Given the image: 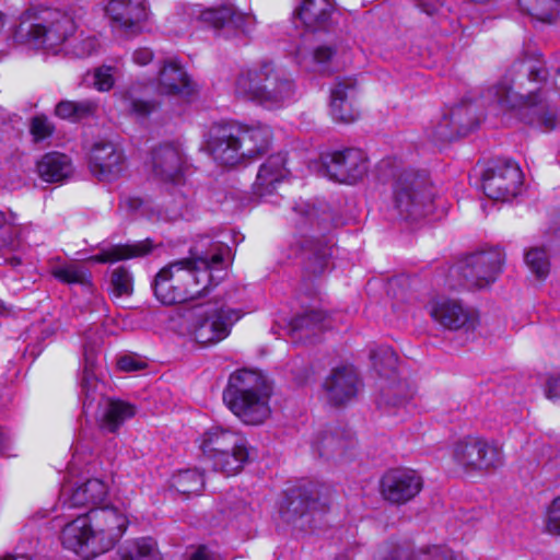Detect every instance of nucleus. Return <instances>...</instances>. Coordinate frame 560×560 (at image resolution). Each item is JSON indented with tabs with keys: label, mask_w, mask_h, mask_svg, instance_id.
I'll return each instance as SVG.
<instances>
[{
	"label": "nucleus",
	"mask_w": 560,
	"mask_h": 560,
	"mask_svg": "<svg viewBox=\"0 0 560 560\" xmlns=\"http://www.w3.org/2000/svg\"><path fill=\"white\" fill-rule=\"evenodd\" d=\"M230 256L231 248L222 240L198 237L189 257L171 261L155 275V298L172 305L201 296L214 281L212 272L223 270Z\"/></svg>",
	"instance_id": "obj_1"
},
{
	"label": "nucleus",
	"mask_w": 560,
	"mask_h": 560,
	"mask_svg": "<svg viewBox=\"0 0 560 560\" xmlns=\"http://www.w3.org/2000/svg\"><path fill=\"white\" fill-rule=\"evenodd\" d=\"M271 385L261 373L241 369L230 375L223 401L244 423L257 425L271 413Z\"/></svg>",
	"instance_id": "obj_2"
},
{
	"label": "nucleus",
	"mask_w": 560,
	"mask_h": 560,
	"mask_svg": "<svg viewBox=\"0 0 560 560\" xmlns=\"http://www.w3.org/2000/svg\"><path fill=\"white\" fill-rule=\"evenodd\" d=\"M512 80L505 78L498 84L489 88L482 95V102L488 105H497L503 110H517L522 120L528 125L539 127L546 131L557 126L558 110L550 105L546 97L541 96V90L522 95L513 91Z\"/></svg>",
	"instance_id": "obj_3"
},
{
	"label": "nucleus",
	"mask_w": 560,
	"mask_h": 560,
	"mask_svg": "<svg viewBox=\"0 0 560 560\" xmlns=\"http://www.w3.org/2000/svg\"><path fill=\"white\" fill-rule=\"evenodd\" d=\"M235 93L243 98L273 107L293 96L294 85L272 62L262 61L240 73L235 82Z\"/></svg>",
	"instance_id": "obj_4"
},
{
	"label": "nucleus",
	"mask_w": 560,
	"mask_h": 560,
	"mask_svg": "<svg viewBox=\"0 0 560 560\" xmlns=\"http://www.w3.org/2000/svg\"><path fill=\"white\" fill-rule=\"evenodd\" d=\"M75 31L73 19L59 11L46 10L37 22H21L15 31V38L36 48L56 49Z\"/></svg>",
	"instance_id": "obj_5"
},
{
	"label": "nucleus",
	"mask_w": 560,
	"mask_h": 560,
	"mask_svg": "<svg viewBox=\"0 0 560 560\" xmlns=\"http://www.w3.org/2000/svg\"><path fill=\"white\" fill-rule=\"evenodd\" d=\"M394 210L400 220H417L431 208L432 192L424 176L405 171L394 183Z\"/></svg>",
	"instance_id": "obj_6"
},
{
	"label": "nucleus",
	"mask_w": 560,
	"mask_h": 560,
	"mask_svg": "<svg viewBox=\"0 0 560 560\" xmlns=\"http://www.w3.org/2000/svg\"><path fill=\"white\" fill-rule=\"evenodd\" d=\"M242 312L224 305L207 303L195 310L194 336L203 346L224 340L241 319Z\"/></svg>",
	"instance_id": "obj_7"
},
{
	"label": "nucleus",
	"mask_w": 560,
	"mask_h": 560,
	"mask_svg": "<svg viewBox=\"0 0 560 560\" xmlns=\"http://www.w3.org/2000/svg\"><path fill=\"white\" fill-rule=\"evenodd\" d=\"M505 254L500 248H492L471 254L458 262L456 273L468 289H481L493 283L502 271Z\"/></svg>",
	"instance_id": "obj_8"
},
{
	"label": "nucleus",
	"mask_w": 560,
	"mask_h": 560,
	"mask_svg": "<svg viewBox=\"0 0 560 560\" xmlns=\"http://www.w3.org/2000/svg\"><path fill=\"white\" fill-rule=\"evenodd\" d=\"M453 456L457 464L477 470L495 469L504 462L499 443L481 436H466L458 441L454 446Z\"/></svg>",
	"instance_id": "obj_9"
},
{
	"label": "nucleus",
	"mask_w": 560,
	"mask_h": 560,
	"mask_svg": "<svg viewBox=\"0 0 560 560\" xmlns=\"http://www.w3.org/2000/svg\"><path fill=\"white\" fill-rule=\"evenodd\" d=\"M86 513L100 555L113 549L128 528L126 514L112 505L91 508Z\"/></svg>",
	"instance_id": "obj_10"
},
{
	"label": "nucleus",
	"mask_w": 560,
	"mask_h": 560,
	"mask_svg": "<svg viewBox=\"0 0 560 560\" xmlns=\"http://www.w3.org/2000/svg\"><path fill=\"white\" fill-rule=\"evenodd\" d=\"M523 173L512 160H498L482 174V189L493 200H510L520 192Z\"/></svg>",
	"instance_id": "obj_11"
},
{
	"label": "nucleus",
	"mask_w": 560,
	"mask_h": 560,
	"mask_svg": "<svg viewBox=\"0 0 560 560\" xmlns=\"http://www.w3.org/2000/svg\"><path fill=\"white\" fill-rule=\"evenodd\" d=\"M197 19L226 37L240 34L248 36L256 25L255 16L240 11L231 3L199 10Z\"/></svg>",
	"instance_id": "obj_12"
},
{
	"label": "nucleus",
	"mask_w": 560,
	"mask_h": 560,
	"mask_svg": "<svg viewBox=\"0 0 560 560\" xmlns=\"http://www.w3.org/2000/svg\"><path fill=\"white\" fill-rule=\"evenodd\" d=\"M326 175L336 182L355 184L368 173V158L358 148H346L322 156Z\"/></svg>",
	"instance_id": "obj_13"
},
{
	"label": "nucleus",
	"mask_w": 560,
	"mask_h": 560,
	"mask_svg": "<svg viewBox=\"0 0 560 560\" xmlns=\"http://www.w3.org/2000/svg\"><path fill=\"white\" fill-rule=\"evenodd\" d=\"M323 489V486L312 481L288 489L281 506L283 518L295 522L308 513L323 511L327 505V500L322 494Z\"/></svg>",
	"instance_id": "obj_14"
},
{
	"label": "nucleus",
	"mask_w": 560,
	"mask_h": 560,
	"mask_svg": "<svg viewBox=\"0 0 560 560\" xmlns=\"http://www.w3.org/2000/svg\"><path fill=\"white\" fill-rule=\"evenodd\" d=\"M423 488V479L410 468L387 470L380 480V492L392 504H406L416 498Z\"/></svg>",
	"instance_id": "obj_15"
},
{
	"label": "nucleus",
	"mask_w": 560,
	"mask_h": 560,
	"mask_svg": "<svg viewBox=\"0 0 560 560\" xmlns=\"http://www.w3.org/2000/svg\"><path fill=\"white\" fill-rule=\"evenodd\" d=\"M105 10L114 31L126 37L140 34L149 20L145 0H110Z\"/></svg>",
	"instance_id": "obj_16"
},
{
	"label": "nucleus",
	"mask_w": 560,
	"mask_h": 560,
	"mask_svg": "<svg viewBox=\"0 0 560 560\" xmlns=\"http://www.w3.org/2000/svg\"><path fill=\"white\" fill-rule=\"evenodd\" d=\"M206 150L221 165L234 166L242 162L235 122L214 124L208 131Z\"/></svg>",
	"instance_id": "obj_17"
},
{
	"label": "nucleus",
	"mask_w": 560,
	"mask_h": 560,
	"mask_svg": "<svg viewBox=\"0 0 560 560\" xmlns=\"http://www.w3.org/2000/svg\"><path fill=\"white\" fill-rule=\"evenodd\" d=\"M60 540L66 549L82 558L90 559L100 555L88 513L67 523L61 530Z\"/></svg>",
	"instance_id": "obj_18"
},
{
	"label": "nucleus",
	"mask_w": 560,
	"mask_h": 560,
	"mask_svg": "<svg viewBox=\"0 0 560 560\" xmlns=\"http://www.w3.org/2000/svg\"><path fill=\"white\" fill-rule=\"evenodd\" d=\"M185 165V154L177 145L163 144L152 151V175L161 182L178 184L182 180Z\"/></svg>",
	"instance_id": "obj_19"
},
{
	"label": "nucleus",
	"mask_w": 560,
	"mask_h": 560,
	"mask_svg": "<svg viewBox=\"0 0 560 560\" xmlns=\"http://www.w3.org/2000/svg\"><path fill=\"white\" fill-rule=\"evenodd\" d=\"M357 80L339 79L330 92V115L336 121L350 124L358 119L360 113L355 106Z\"/></svg>",
	"instance_id": "obj_20"
},
{
	"label": "nucleus",
	"mask_w": 560,
	"mask_h": 560,
	"mask_svg": "<svg viewBox=\"0 0 560 560\" xmlns=\"http://www.w3.org/2000/svg\"><path fill=\"white\" fill-rule=\"evenodd\" d=\"M242 162L256 159L269 150L272 131L261 124L243 125L235 122Z\"/></svg>",
	"instance_id": "obj_21"
},
{
	"label": "nucleus",
	"mask_w": 560,
	"mask_h": 560,
	"mask_svg": "<svg viewBox=\"0 0 560 560\" xmlns=\"http://www.w3.org/2000/svg\"><path fill=\"white\" fill-rule=\"evenodd\" d=\"M292 212L295 215L293 220L300 229L311 226L318 231H325L337 225L331 208L325 201L308 202L300 200L293 206Z\"/></svg>",
	"instance_id": "obj_22"
},
{
	"label": "nucleus",
	"mask_w": 560,
	"mask_h": 560,
	"mask_svg": "<svg viewBox=\"0 0 560 560\" xmlns=\"http://www.w3.org/2000/svg\"><path fill=\"white\" fill-rule=\"evenodd\" d=\"M323 386L330 404L343 405L357 395L358 374L351 366L334 369Z\"/></svg>",
	"instance_id": "obj_23"
},
{
	"label": "nucleus",
	"mask_w": 560,
	"mask_h": 560,
	"mask_svg": "<svg viewBox=\"0 0 560 560\" xmlns=\"http://www.w3.org/2000/svg\"><path fill=\"white\" fill-rule=\"evenodd\" d=\"M91 167L100 179L118 175L125 163L122 151L113 142H96L91 150Z\"/></svg>",
	"instance_id": "obj_24"
},
{
	"label": "nucleus",
	"mask_w": 560,
	"mask_h": 560,
	"mask_svg": "<svg viewBox=\"0 0 560 560\" xmlns=\"http://www.w3.org/2000/svg\"><path fill=\"white\" fill-rule=\"evenodd\" d=\"M108 488L101 479H89L74 489H61L62 505L67 508H101L107 497Z\"/></svg>",
	"instance_id": "obj_25"
},
{
	"label": "nucleus",
	"mask_w": 560,
	"mask_h": 560,
	"mask_svg": "<svg viewBox=\"0 0 560 560\" xmlns=\"http://www.w3.org/2000/svg\"><path fill=\"white\" fill-rule=\"evenodd\" d=\"M287 159L278 153L270 155L260 166L253 184V191L259 197L271 195L288 176Z\"/></svg>",
	"instance_id": "obj_26"
},
{
	"label": "nucleus",
	"mask_w": 560,
	"mask_h": 560,
	"mask_svg": "<svg viewBox=\"0 0 560 560\" xmlns=\"http://www.w3.org/2000/svg\"><path fill=\"white\" fill-rule=\"evenodd\" d=\"M431 316L441 326L450 330L469 328L475 323L472 313L464 307L459 301L451 299L438 301L432 306Z\"/></svg>",
	"instance_id": "obj_27"
},
{
	"label": "nucleus",
	"mask_w": 560,
	"mask_h": 560,
	"mask_svg": "<svg viewBox=\"0 0 560 560\" xmlns=\"http://www.w3.org/2000/svg\"><path fill=\"white\" fill-rule=\"evenodd\" d=\"M246 438L237 432L222 427H211L200 439V450L206 459L211 464L218 454L226 450H234Z\"/></svg>",
	"instance_id": "obj_28"
},
{
	"label": "nucleus",
	"mask_w": 560,
	"mask_h": 560,
	"mask_svg": "<svg viewBox=\"0 0 560 560\" xmlns=\"http://www.w3.org/2000/svg\"><path fill=\"white\" fill-rule=\"evenodd\" d=\"M159 91L168 95H190L194 84L176 61H165L159 73Z\"/></svg>",
	"instance_id": "obj_29"
},
{
	"label": "nucleus",
	"mask_w": 560,
	"mask_h": 560,
	"mask_svg": "<svg viewBox=\"0 0 560 560\" xmlns=\"http://www.w3.org/2000/svg\"><path fill=\"white\" fill-rule=\"evenodd\" d=\"M98 422L102 430L115 433L119 427L136 413L133 405L115 398H105L100 402Z\"/></svg>",
	"instance_id": "obj_30"
},
{
	"label": "nucleus",
	"mask_w": 560,
	"mask_h": 560,
	"mask_svg": "<svg viewBox=\"0 0 560 560\" xmlns=\"http://www.w3.org/2000/svg\"><path fill=\"white\" fill-rule=\"evenodd\" d=\"M332 12L330 0H303L298 9L299 19L311 32L327 30Z\"/></svg>",
	"instance_id": "obj_31"
},
{
	"label": "nucleus",
	"mask_w": 560,
	"mask_h": 560,
	"mask_svg": "<svg viewBox=\"0 0 560 560\" xmlns=\"http://www.w3.org/2000/svg\"><path fill=\"white\" fill-rule=\"evenodd\" d=\"M97 343L85 342L83 346L84 365L81 378V390L84 395L83 408L86 409L96 399L98 393L97 368Z\"/></svg>",
	"instance_id": "obj_32"
},
{
	"label": "nucleus",
	"mask_w": 560,
	"mask_h": 560,
	"mask_svg": "<svg viewBox=\"0 0 560 560\" xmlns=\"http://www.w3.org/2000/svg\"><path fill=\"white\" fill-rule=\"evenodd\" d=\"M118 96L124 109L137 118L148 117L155 108V103L148 97V86L140 82L131 83Z\"/></svg>",
	"instance_id": "obj_33"
},
{
	"label": "nucleus",
	"mask_w": 560,
	"mask_h": 560,
	"mask_svg": "<svg viewBox=\"0 0 560 560\" xmlns=\"http://www.w3.org/2000/svg\"><path fill=\"white\" fill-rule=\"evenodd\" d=\"M36 167L39 177L48 183L62 182L72 173L70 159L59 152L46 153L37 162Z\"/></svg>",
	"instance_id": "obj_34"
},
{
	"label": "nucleus",
	"mask_w": 560,
	"mask_h": 560,
	"mask_svg": "<svg viewBox=\"0 0 560 560\" xmlns=\"http://www.w3.org/2000/svg\"><path fill=\"white\" fill-rule=\"evenodd\" d=\"M330 255V247L320 241H306L303 246V269L305 276L311 279L324 273L328 267Z\"/></svg>",
	"instance_id": "obj_35"
},
{
	"label": "nucleus",
	"mask_w": 560,
	"mask_h": 560,
	"mask_svg": "<svg viewBox=\"0 0 560 560\" xmlns=\"http://www.w3.org/2000/svg\"><path fill=\"white\" fill-rule=\"evenodd\" d=\"M152 249L153 245L151 241L144 240L132 244L110 246L92 256L91 259L101 264L116 262L124 259L145 256L150 254Z\"/></svg>",
	"instance_id": "obj_36"
},
{
	"label": "nucleus",
	"mask_w": 560,
	"mask_h": 560,
	"mask_svg": "<svg viewBox=\"0 0 560 560\" xmlns=\"http://www.w3.org/2000/svg\"><path fill=\"white\" fill-rule=\"evenodd\" d=\"M383 560H453L451 550L443 546H428L412 550L407 546H396Z\"/></svg>",
	"instance_id": "obj_37"
},
{
	"label": "nucleus",
	"mask_w": 560,
	"mask_h": 560,
	"mask_svg": "<svg viewBox=\"0 0 560 560\" xmlns=\"http://www.w3.org/2000/svg\"><path fill=\"white\" fill-rule=\"evenodd\" d=\"M218 455L219 456L211 463L213 470L220 471L226 476L238 474L249 458L247 440H243L234 450H226L224 453Z\"/></svg>",
	"instance_id": "obj_38"
},
{
	"label": "nucleus",
	"mask_w": 560,
	"mask_h": 560,
	"mask_svg": "<svg viewBox=\"0 0 560 560\" xmlns=\"http://www.w3.org/2000/svg\"><path fill=\"white\" fill-rule=\"evenodd\" d=\"M50 273L66 284H81L91 287L89 271L77 262H60V259L49 261Z\"/></svg>",
	"instance_id": "obj_39"
},
{
	"label": "nucleus",
	"mask_w": 560,
	"mask_h": 560,
	"mask_svg": "<svg viewBox=\"0 0 560 560\" xmlns=\"http://www.w3.org/2000/svg\"><path fill=\"white\" fill-rule=\"evenodd\" d=\"M119 560H162L155 541L150 537L127 540L119 548Z\"/></svg>",
	"instance_id": "obj_40"
},
{
	"label": "nucleus",
	"mask_w": 560,
	"mask_h": 560,
	"mask_svg": "<svg viewBox=\"0 0 560 560\" xmlns=\"http://www.w3.org/2000/svg\"><path fill=\"white\" fill-rule=\"evenodd\" d=\"M518 7L533 20L551 24L559 14L560 0H518Z\"/></svg>",
	"instance_id": "obj_41"
},
{
	"label": "nucleus",
	"mask_w": 560,
	"mask_h": 560,
	"mask_svg": "<svg viewBox=\"0 0 560 560\" xmlns=\"http://www.w3.org/2000/svg\"><path fill=\"white\" fill-rule=\"evenodd\" d=\"M98 104L92 100L61 101L55 108V114L61 119L79 121L84 118L93 117L96 114Z\"/></svg>",
	"instance_id": "obj_42"
},
{
	"label": "nucleus",
	"mask_w": 560,
	"mask_h": 560,
	"mask_svg": "<svg viewBox=\"0 0 560 560\" xmlns=\"http://www.w3.org/2000/svg\"><path fill=\"white\" fill-rule=\"evenodd\" d=\"M326 319L327 315L324 312L311 310L296 315L292 319V330L294 334H299L300 338L308 337L311 334L315 335L317 331L327 328Z\"/></svg>",
	"instance_id": "obj_43"
},
{
	"label": "nucleus",
	"mask_w": 560,
	"mask_h": 560,
	"mask_svg": "<svg viewBox=\"0 0 560 560\" xmlns=\"http://www.w3.org/2000/svg\"><path fill=\"white\" fill-rule=\"evenodd\" d=\"M510 71L517 77L520 84L523 83V79L535 82L546 81L548 74L541 60L529 55H525L523 58L516 60Z\"/></svg>",
	"instance_id": "obj_44"
},
{
	"label": "nucleus",
	"mask_w": 560,
	"mask_h": 560,
	"mask_svg": "<svg viewBox=\"0 0 560 560\" xmlns=\"http://www.w3.org/2000/svg\"><path fill=\"white\" fill-rule=\"evenodd\" d=\"M410 398L407 384L398 382L382 388L377 405L384 412L390 413L392 408L404 407Z\"/></svg>",
	"instance_id": "obj_45"
},
{
	"label": "nucleus",
	"mask_w": 560,
	"mask_h": 560,
	"mask_svg": "<svg viewBox=\"0 0 560 560\" xmlns=\"http://www.w3.org/2000/svg\"><path fill=\"white\" fill-rule=\"evenodd\" d=\"M448 115L455 127H458L459 137L466 136L479 124V118L476 115V106L471 102H462L454 106Z\"/></svg>",
	"instance_id": "obj_46"
},
{
	"label": "nucleus",
	"mask_w": 560,
	"mask_h": 560,
	"mask_svg": "<svg viewBox=\"0 0 560 560\" xmlns=\"http://www.w3.org/2000/svg\"><path fill=\"white\" fill-rule=\"evenodd\" d=\"M171 485L179 493L198 494L203 489L205 480L197 469H185L173 475Z\"/></svg>",
	"instance_id": "obj_47"
},
{
	"label": "nucleus",
	"mask_w": 560,
	"mask_h": 560,
	"mask_svg": "<svg viewBox=\"0 0 560 560\" xmlns=\"http://www.w3.org/2000/svg\"><path fill=\"white\" fill-rule=\"evenodd\" d=\"M524 262L539 280L547 278L550 271L549 256L544 247H532L524 253Z\"/></svg>",
	"instance_id": "obj_48"
},
{
	"label": "nucleus",
	"mask_w": 560,
	"mask_h": 560,
	"mask_svg": "<svg viewBox=\"0 0 560 560\" xmlns=\"http://www.w3.org/2000/svg\"><path fill=\"white\" fill-rule=\"evenodd\" d=\"M110 294L115 298L130 296L133 291V279L125 267H118L110 275Z\"/></svg>",
	"instance_id": "obj_49"
},
{
	"label": "nucleus",
	"mask_w": 560,
	"mask_h": 560,
	"mask_svg": "<svg viewBox=\"0 0 560 560\" xmlns=\"http://www.w3.org/2000/svg\"><path fill=\"white\" fill-rule=\"evenodd\" d=\"M314 450L320 457L329 458L336 454H342L345 451V442L334 433H324L314 444Z\"/></svg>",
	"instance_id": "obj_50"
},
{
	"label": "nucleus",
	"mask_w": 560,
	"mask_h": 560,
	"mask_svg": "<svg viewBox=\"0 0 560 560\" xmlns=\"http://www.w3.org/2000/svg\"><path fill=\"white\" fill-rule=\"evenodd\" d=\"M371 359L374 368L377 369L380 374L392 375L395 373L397 365V357L389 347L381 348L377 351L371 352Z\"/></svg>",
	"instance_id": "obj_51"
},
{
	"label": "nucleus",
	"mask_w": 560,
	"mask_h": 560,
	"mask_svg": "<svg viewBox=\"0 0 560 560\" xmlns=\"http://www.w3.org/2000/svg\"><path fill=\"white\" fill-rule=\"evenodd\" d=\"M30 131L34 141L39 142L52 136L55 126L46 116L38 115L32 118Z\"/></svg>",
	"instance_id": "obj_52"
},
{
	"label": "nucleus",
	"mask_w": 560,
	"mask_h": 560,
	"mask_svg": "<svg viewBox=\"0 0 560 560\" xmlns=\"http://www.w3.org/2000/svg\"><path fill=\"white\" fill-rule=\"evenodd\" d=\"M544 524L548 534L560 536V495L546 508Z\"/></svg>",
	"instance_id": "obj_53"
},
{
	"label": "nucleus",
	"mask_w": 560,
	"mask_h": 560,
	"mask_svg": "<svg viewBox=\"0 0 560 560\" xmlns=\"http://www.w3.org/2000/svg\"><path fill=\"white\" fill-rule=\"evenodd\" d=\"M115 68L110 66H101L93 72V85L100 92H108L115 84Z\"/></svg>",
	"instance_id": "obj_54"
},
{
	"label": "nucleus",
	"mask_w": 560,
	"mask_h": 560,
	"mask_svg": "<svg viewBox=\"0 0 560 560\" xmlns=\"http://www.w3.org/2000/svg\"><path fill=\"white\" fill-rule=\"evenodd\" d=\"M433 137L439 141H453L459 137L458 127H455L453 120L450 119L448 114L444 115L436 124Z\"/></svg>",
	"instance_id": "obj_55"
},
{
	"label": "nucleus",
	"mask_w": 560,
	"mask_h": 560,
	"mask_svg": "<svg viewBox=\"0 0 560 560\" xmlns=\"http://www.w3.org/2000/svg\"><path fill=\"white\" fill-rule=\"evenodd\" d=\"M117 365L121 371L135 372L147 368V362L136 354H125L118 359Z\"/></svg>",
	"instance_id": "obj_56"
},
{
	"label": "nucleus",
	"mask_w": 560,
	"mask_h": 560,
	"mask_svg": "<svg viewBox=\"0 0 560 560\" xmlns=\"http://www.w3.org/2000/svg\"><path fill=\"white\" fill-rule=\"evenodd\" d=\"M98 47V43L94 37H86L81 40V43L74 47V54L84 58L93 54Z\"/></svg>",
	"instance_id": "obj_57"
},
{
	"label": "nucleus",
	"mask_w": 560,
	"mask_h": 560,
	"mask_svg": "<svg viewBox=\"0 0 560 560\" xmlns=\"http://www.w3.org/2000/svg\"><path fill=\"white\" fill-rule=\"evenodd\" d=\"M336 49L329 45H320L313 51V59L318 65H325L335 56Z\"/></svg>",
	"instance_id": "obj_58"
},
{
	"label": "nucleus",
	"mask_w": 560,
	"mask_h": 560,
	"mask_svg": "<svg viewBox=\"0 0 560 560\" xmlns=\"http://www.w3.org/2000/svg\"><path fill=\"white\" fill-rule=\"evenodd\" d=\"M186 206V198L184 196H180L178 200H175L174 206H170L166 208L165 218L168 220H176L178 218L184 217Z\"/></svg>",
	"instance_id": "obj_59"
},
{
	"label": "nucleus",
	"mask_w": 560,
	"mask_h": 560,
	"mask_svg": "<svg viewBox=\"0 0 560 560\" xmlns=\"http://www.w3.org/2000/svg\"><path fill=\"white\" fill-rule=\"evenodd\" d=\"M14 219V213H11L10 218H7V215L0 211V246L9 245L10 238L4 237V235L11 230Z\"/></svg>",
	"instance_id": "obj_60"
},
{
	"label": "nucleus",
	"mask_w": 560,
	"mask_h": 560,
	"mask_svg": "<svg viewBox=\"0 0 560 560\" xmlns=\"http://www.w3.org/2000/svg\"><path fill=\"white\" fill-rule=\"evenodd\" d=\"M153 59V52L150 48L141 47L133 51L132 60L138 66H147Z\"/></svg>",
	"instance_id": "obj_61"
},
{
	"label": "nucleus",
	"mask_w": 560,
	"mask_h": 560,
	"mask_svg": "<svg viewBox=\"0 0 560 560\" xmlns=\"http://www.w3.org/2000/svg\"><path fill=\"white\" fill-rule=\"evenodd\" d=\"M442 4L443 0H417V5L428 15L435 14Z\"/></svg>",
	"instance_id": "obj_62"
},
{
	"label": "nucleus",
	"mask_w": 560,
	"mask_h": 560,
	"mask_svg": "<svg viewBox=\"0 0 560 560\" xmlns=\"http://www.w3.org/2000/svg\"><path fill=\"white\" fill-rule=\"evenodd\" d=\"M546 395L549 399L560 398V374L548 380Z\"/></svg>",
	"instance_id": "obj_63"
},
{
	"label": "nucleus",
	"mask_w": 560,
	"mask_h": 560,
	"mask_svg": "<svg viewBox=\"0 0 560 560\" xmlns=\"http://www.w3.org/2000/svg\"><path fill=\"white\" fill-rule=\"evenodd\" d=\"M189 560H221L220 557L206 546H200Z\"/></svg>",
	"instance_id": "obj_64"
}]
</instances>
